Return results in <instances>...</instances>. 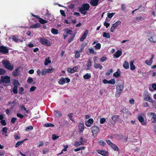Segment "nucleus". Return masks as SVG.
Returning <instances> with one entry per match:
<instances>
[{
  "mask_svg": "<svg viewBox=\"0 0 156 156\" xmlns=\"http://www.w3.org/2000/svg\"><path fill=\"white\" fill-rule=\"evenodd\" d=\"M90 8L89 4L88 3H84L82 5V6L79 8V11L83 15H85L87 12H85L88 11Z\"/></svg>",
  "mask_w": 156,
  "mask_h": 156,
  "instance_id": "f257e3e1",
  "label": "nucleus"
},
{
  "mask_svg": "<svg viewBox=\"0 0 156 156\" xmlns=\"http://www.w3.org/2000/svg\"><path fill=\"white\" fill-rule=\"evenodd\" d=\"M2 62V65L5 68L10 71H12L13 70L14 66L13 64H11L9 60H3Z\"/></svg>",
  "mask_w": 156,
  "mask_h": 156,
  "instance_id": "f03ea898",
  "label": "nucleus"
},
{
  "mask_svg": "<svg viewBox=\"0 0 156 156\" xmlns=\"http://www.w3.org/2000/svg\"><path fill=\"white\" fill-rule=\"evenodd\" d=\"M10 82V77L8 75L1 76L0 79V84H7Z\"/></svg>",
  "mask_w": 156,
  "mask_h": 156,
  "instance_id": "7ed1b4c3",
  "label": "nucleus"
},
{
  "mask_svg": "<svg viewBox=\"0 0 156 156\" xmlns=\"http://www.w3.org/2000/svg\"><path fill=\"white\" fill-rule=\"evenodd\" d=\"M123 89V85H119L116 86V91L115 92V96L119 97L122 94V92Z\"/></svg>",
  "mask_w": 156,
  "mask_h": 156,
  "instance_id": "20e7f679",
  "label": "nucleus"
},
{
  "mask_svg": "<svg viewBox=\"0 0 156 156\" xmlns=\"http://www.w3.org/2000/svg\"><path fill=\"white\" fill-rule=\"evenodd\" d=\"M143 97L144 100V101H148L150 103H152V104H153L154 103H155V101H153L150 95L147 93L143 94Z\"/></svg>",
  "mask_w": 156,
  "mask_h": 156,
  "instance_id": "39448f33",
  "label": "nucleus"
},
{
  "mask_svg": "<svg viewBox=\"0 0 156 156\" xmlns=\"http://www.w3.org/2000/svg\"><path fill=\"white\" fill-rule=\"evenodd\" d=\"M40 42L42 45L47 46H50L51 44V43L49 41L44 38L41 37Z\"/></svg>",
  "mask_w": 156,
  "mask_h": 156,
  "instance_id": "423d86ee",
  "label": "nucleus"
},
{
  "mask_svg": "<svg viewBox=\"0 0 156 156\" xmlns=\"http://www.w3.org/2000/svg\"><path fill=\"white\" fill-rule=\"evenodd\" d=\"M70 81V79L66 77L65 78L64 77H62L59 80L58 83L60 85H63L66 82L67 83H69Z\"/></svg>",
  "mask_w": 156,
  "mask_h": 156,
  "instance_id": "0eeeda50",
  "label": "nucleus"
},
{
  "mask_svg": "<svg viewBox=\"0 0 156 156\" xmlns=\"http://www.w3.org/2000/svg\"><path fill=\"white\" fill-rule=\"evenodd\" d=\"M91 132L94 136V134L97 135L100 131L99 128L97 126H93L91 128Z\"/></svg>",
  "mask_w": 156,
  "mask_h": 156,
  "instance_id": "6e6552de",
  "label": "nucleus"
},
{
  "mask_svg": "<svg viewBox=\"0 0 156 156\" xmlns=\"http://www.w3.org/2000/svg\"><path fill=\"white\" fill-rule=\"evenodd\" d=\"M9 49L6 47L1 46L0 47V52L3 54L7 53L9 52Z\"/></svg>",
  "mask_w": 156,
  "mask_h": 156,
  "instance_id": "1a4fd4ad",
  "label": "nucleus"
},
{
  "mask_svg": "<svg viewBox=\"0 0 156 156\" xmlns=\"http://www.w3.org/2000/svg\"><path fill=\"white\" fill-rule=\"evenodd\" d=\"M94 120L93 119L90 118L85 122V125L87 127H90L91 126L94 122Z\"/></svg>",
  "mask_w": 156,
  "mask_h": 156,
  "instance_id": "9d476101",
  "label": "nucleus"
},
{
  "mask_svg": "<svg viewBox=\"0 0 156 156\" xmlns=\"http://www.w3.org/2000/svg\"><path fill=\"white\" fill-rule=\"evenodd\" d=\"M89 33V30H86L83 34L82 36L80 39V41H83L86 38L87 36V34Z\"/></svg>",
  "mask_w": 156,
  "mask_h": 156,
  "instance_id": "9b49d317",
  "label": "nucleus"
},
{
  "mask_svg": "<svg viewBox=\"0 0 156 156\" xmlns=\"http://www.w3.org/2000/svg\"><path fill=\"white\" fill-rule=\"evenodd\" d=\"M79 132L80 133H82L84 129V126L83 122H80L79 123Z\"/></svg>",
  "mask_w": 156,
  "mask_h": 156,
  "instance_id": "f8f14e48",
  "label": "nucleus"
},
{
  "mask_svg": "<svg viewBox=\"0 0 156 156\" xmlns=\"http://www.w3.org/2000/svg\"><path fill=\"white\" fill-rule=\"evenodd\" d=\"M149 116L151 115L152 116L151 118V120H152V122L153 123H156V114L154 113H149Z\"/></svg>",
  "mask_w": 156,
  "mask_h": 156,
  "instance_id": "ddd939ff",
  "label": "nucleus"
},
{
  "mask_svg": "<svg viewBox=\"0 0 156 156\" xmlns=\"http://www.w3.org/2000/svg\"><path fill=\"white\" fill-rule=\"evenodd\" d=\"M122 54V51L121 50H117L115 54H114L115 58H117L119 57Z\"/></svg>",
  "mask_w": 156,
  "mask_h": 156,
  "instance_id": "4468645a",
  "label": "nucleus"
},
{
  "mask_svg": "<svg viewBox=\"0 0 156 156\" xmlns=\"http://www.w3.org/2000/svg\"><path fill=\"white\" fill-rule=\"evenodd\" d=\"M138 119L139 122L141 123L143 125H145L146 123L144 122V118L143 116L141 115H139L138 117Z\"/></svg>",
  "mask_w": 156,
  "mask_h": 156,
  "instance_id": "2eb2a0df",
  "label": "nucleus"
},
{
  "mask_svg": "<svg viewBox=\"0 0 156 156\" xmlns=\"http://www.w3.org/2000/svg\"><path fill=\"white\" fill-rule=\"evenodd\" d=\"M99 0H91L90 1V4L93 6H96L98 5Z\"/></svg>",
  "mask_w": 156,
  "mask_h": 156,
  "instance_id": "dca6fc26",
  "label": "nucleus"
},
{
  "mask_svg": "<svg viewBox=\"0 0 156 156\" xmlns=\"http://www.w3.org/2000/svg\"><path fill=\"white\" fill-rule=\"evenodd\" d=\"M97 152L103 156H105L106 155V154L108 153V152L107 151H103L101 150H97Z\"/></svg>",
  "mask_w": 156,
  "mask_h": 156,
  "instance_id": "f3484780",
  "label": "nucleus"
},
{
  "mask_svg": "<svg viewBox=\"0 0 156 156\" xmlns=\"http://www.w3.org/2000/svg\"><path fill=\"white\" fill-rule=\"evenodd\" d=\"M121 73V71L118 69L116 72L114 73L113 75L115 77L117 78L120 76Z\"/></svg>",
  "mask_w": 156,
  "mask_h": 156,
  "instance_id": "a211bd4d",
  "label": "nucleus"
},
{
  "mask_svg": "<svg viewBox=\"0 0 156 156\" xmlns=\"http://www.w3.org/2000/svg\"><path fill=\"white\" fill-rule=\"evenodd\" d=\"M41 24L39 23H37L34 25H32L30 26V28H35L40 27Z\"/></svg>",
  "mask_w": 156,
  "mask_h": 156,
  "instance_id": "6ab92c4d",
  "label": "nucleus"
},
{
  "mask_svg": "<svg viewBox=\"0 0 156 156\" xmlns=\"http://www.w3.org/2000/svg\"><path fill=\"white\" fill-rule=\"evenodd\" d=\"M94 67L96 69L99 68L100 69H102L103 68L102 66L100 64L96 63H94Z\"/></svg>",
  "mask_w": 156,
  "mask_h": 156,
  "instance_id": "aec40b11",
  "label": "nucleus"
},
{
  "mask_svg": "<svg viewBox=\"0 0 156 156\" xmlns=\"http://www.w3.org/2000/svg\"><path fill=\"white\" fill-rule=\"evenodd\" d=\"M119 118V116L117 115H114L112 117V121L114 122H116L118 119Z\"/></svg>",
  "mask_w": 156,
  "mask_h": 156,
  "instance_id": "412c9836",
  "label": "nucleus"
},
{
  "mask_svg": "<svg viewBox=\"0 0 156 156\" xmlns=\"http://www.w3.org/2000/svg\"><path fill=\"white\" fill-rule=\"evenodd\" d=\"M19 69L17 68L16 69L14 70L12 73V75L14 76H17L19 75L18 72Z\"/></svg>",
  "mask_w": 156,
  "mask_h": 156,
  "instance_id": "4be33fe9",
  "label": "nucleus"
},
{
  "mask_svg": "<svg viewBox=\"0 0 156 156\" xmlns=\"http://www.w3.org/2000/svg\"><path fill=\"white\" fill-rule=\"evenodd\" d=\"M80 143L81 145H84V144L86 143L87 142V140L85 138L81 137L80 138Z\"/></svg>",
  "mask_w": 156,
  "mask_h": 156,
  "instance_id": "5701e85b",
  "label": "nucleus"
},
{
  "mask_svg": "<svg viewBox=\"0 0 156 156\" xmlns=\"http://www.w3.org/2000/svg\"><path fill=\"white\" fill-rule=\"evenodd\" d=\"M110 147L114 150L117 151H119L118 147L115 144H113Z\"/></svg>",
  "mask_w": 156,
  "mask_h": 156,
  "instance_id": "b1692460",
  "label": "nucleus"
},
{
  "mask_svg": "<svg viewBox=\"0 0 156 156\" xmlns=\"http://www.w3.org/2000/svg\"><path fill=\"white\" fill-rule=\"evenodd\" d=\"M39 22L41 24H44L45 23H47L48 21L47 20H44L41 18H40L39 20Z\"/></svg>",
  "mask_w": 156,
  "mask_h": 156,
  "instance_id": "393cba45",
  "label": "nucleus"
},
{
  "mask_svg": "<svg viewBox=\"0 0 156 156\" xmlns=\"http://www.w3.org/2000/svg\"><path fill=\"white\" fill-rule=\"evenodd\" d=\"M123 66L124 68L126 69H127L129 68V64L128 62L127 61H125L123 64Z\"/></svg>",
  "mask_w": 156,
  "mask_h": 156,
  "instance_id": "a878e982",
  "label": "nucleus"
},
{
  "mask_svg": "<svg viewBox=\"0 0 156 156\" xmlns=\"http://www.w3.org/2000/svg\"><path fill=\"white\" fill-rule=\"evenodd\" d=\"M14 86H16L17 87L18 85H19L20 84L18 81L17 80H14L12 82Z\"/></svg>",
  "mask_w": 156,
  "mask_h": 156,
  "instance_id": "bb28decb",
  "label": "nucleus"
},
{
  "mask_svg": "<svg viewBox=\"0 0 156 156\" xmlns=\"http://www.w3.org/2000/svg\"><path fill=\"white\" fill-rule=\"evenodd\" d=\"M76 35L75 34H73V35H72L69 38V39L68 41V43H70L72 41H73V38H74L75 36Z\"/></svg>",
  "mask_w": 156,
  "mask_h": 156,
  "instance_id": "cd10ccee",
  "label": "nucleus"
},
{
  "mask_svg": "<svg viewBox=\"0 0 156 156\" xmlns=\"http://www.w3.org/2000/svg\"><path fill=\"white\" fill-rule=\"evenodd\" d=\"M92 62L90 60H89L88 61L86 65L87 68V70H88L90 69L92 66Z\"/></svg>",
  "mask_w": 156,
  "mask_h": 156,
  "instance_id": "c85d7f7f",
  "label": "nucleus"
},
{
  "mask_svg": "<svg viewBox=\"0 0 156 156\" xmlns=\"http://www.w3.org/2000/svg\"><path fill=\"white\" fill-rule=\"evenodd\" d=\"M55 115L57 117H59L62 115V113L61 112L58 110L55 111Z\"/></svg>",
  "mask_w": 156,
  "mask_h": 156,
  "instance_id": "c756f323",
  "label": "nucleus"
},
{
  "mask_svg": "<svg viewBox=\"0 0 156 156\" xmlns=\"http://www.w3.org/2000/svg\"><path fill=\"white\" fill-rule=\"evenodd\" d=\"M51 33L54 35H56L58 33V30L55 28H52L51 30Z\"/></svg>",
  "mask_w": 156,
  "mask_h": 156,
  "instance_id": "7c9ffc66",
  "label": "nucleus"
},
{
  "mask_svg": "<svg viewBox=\"0 0 156 156\" xmlns=\"http://www.w3.org/2000/svg\"><path fill=\"white\" fill-rule=\"evenodd\" d=\"M91 76L90 73H87L83 76V78L85 80L88 79L90 78Z\"/></svg>",
  "mask_w": 156,
  "mask_h": 156,
  "instance_id": "2f4dec72",
  "label": "nucleus"
},
{
  "mask_svg": "<svg viewBox=\"0 0 156 156\" xmlns=\"http://www.w3.org/2000/svg\"><path fill=\"white\" fill-rule=\"evenodd\" d=\"M121 23V22L120 21H118L112 24V27L115 28L120 24Z\"/></svg>",
  "mask_w": 156,
  "mask_h": 156,
  "instance_id": "473e14b6",
  "label": "nucleus"
},
{
  "mask_svg": "<svg viewBox=\"0 0 156 156\" xmlns=\"http://www.w3.org/2000/svg\"><path fill=\"white\" fill-rule=\"evenodd\" d=\"M103 37H104L106 38H110V36L109 34L108 33L104 32L103 33Z\"/></svg>",
  "mask_w": 156,
  "mask_h": 156,
  "instance_id": "72a5a7b5",
  "label": "nucleus"
},
{
  "mask_svg": "<svg viewBox=\"0 0 156 156\" xmlns=\"http://www.w3.org/2000/svg\"><path fill=\"white\" fill-rule=\"evenodd\" d=\"M25 140H23L21 141H19L17 142L15 145V147H18L20 145H22L23 142L25 141Z\"/></svg>",
  "mask_w": 156,
  "mask_h": 156,
  "instance_id": "f704fd0d",
  "label": "nucleus"
},
{
  "mask_svg": "<svg viewBox=\"0 0 156 156\" xmlns=\"http://www.w3.org/2000/svg\"><path fill=\"white\" fill-rule=\"evenodd\" d=\"M63 146L64 147V148L62 150L61 153L59 154H62L63 153V151H67V149L69 145H63Z\"/></svg>",
  "mask_w": 156,
  "mask_h": 156,
  "instance_id": "c9c22d12",
  "label": "nucleus"
},
{
  "mask_svg": "<svg viewBox=\"0 0 156 156\" xmlns=\"http://www.w3.org/2000/svg\"><path fill=\"white\" fill-rule=\"evenodd\" d=\"M100 145L102 147H104L106 144V143L102 140H100L98 141Z\"/></svg>",
  "mask_w": 156,
  "mask_h": 156,
  "instance_id": "e433bc0d",
  "label": "nucleus"
},
{
  "mask_svg": "<svg viewBox=\"0 0 156 156\" xmlns=\"http://www.w3.org/2000/svg\"><path fill=\"white\" fill-rule=\"evenodd\" d=\"M130 69L132 70H134L135 68V67L133 64V62L131 61L130 62Z\"/></svg>",
  "mask_w": 156,
  "mask_h": 156,
  "instance_id": "4c0bfd02",
  "label": "nucleus"
},
{
  "mask_svg": "<svg viewBox=\"0 0 156 156\" xmlns=\"http://www.w3.org/2000/svg\"><path fill=\"white\" fill-rule=\"evenodd\" d=\"M8 130V128L6 127H5L2 128V134H4V133H7Z\"/></svg>",
  "mask_w": 156,
  "mask_h": 156,
  "instance_id": "58836bf2",
  "label": "nucleus"
},
{
  "mask_svg": "<svg viewBox=\"0 0 156 156\" xmlns=\"http://www.w3.org/2000/svg\"><path fill=\"white\" fill-rule=\"evenodd\" d=\"M6 72V71L4 69L0 68V75L5 74Z\"/></svg>",
  "mask_w": 156,
  "mask_h": 156,
  "instance_id": "ea45409f",
  "label": "nucleus"
},
{
  "mask_svg": "<svg viewBox=\"0 0 156 156\" xmlns=\"http://www.w3.org/2000/svg\"><path fill=\"white\" fill-rule=\"evenodd\" d=\"M45 126L47 127H53L55 126V125L51 123H47L45 124Z\"/></svg>",
  "mask_w": 156,
  "mask_h": 156,
  "instance_id": "a19ab883",
  "label": "nucleus"
},
{
  "mask_svg": "<svg viewBox=\"0 0 156 156\" xmlns=\"http://www.w3.org/2000/svg\"><path fill=\"white\" fill-rule=\"evenodd\" d=\"M51 62V61L49 59V58H48V59L46 58L44 62V65L47 66L48 65V64H50Z\"/></svg>",
  "mask_w": 156,
  "mask_h": 156,
  "instance_id": "79ce46f5",
  "label": "nucleus"
},
{
  "mask_svg": "<svg viewBox=\"0 0 156 156\" xmlns=\"http://www.w3.org/2000/svg\"><path fill=\"white\" fill-rule=\"evenodd\" d=\"M128 112V110L126 109V108H123L122 110H121L120 112L123 114H127Z\"/></svg>",
  "mask_w": 156,
  "mask_h": 156,
  "instance_id": "37998d69",
  "label": "nucleus"
},
{
  "mask_svg": "<svg viewBox=\"0 0 156 156\" xmlns=\"http://www.w3.org/2000/svg\"><path fill=\"white\" fill-rule=\"evenodd\" d=\"M12 91L13 93L17 94L18 93L17 87L16 86H14L12 89Z\"/></svg>",
  "mask_w": 156,
  "mask_h": 156,
  "instance_id": "c03bdc74",
  "label": "nucleus"
},
{
  "mask_svg": "<svg viewBox=\"0 0 156 156\" xmlns=\"http://www.w3.org/2000/svg\"><path fill=\"white\" fill-rule=\"evenodd\" d=\"M42 151L43 154H45L46 153L48 152L49 151V149L46 147L45 148L43 149Z\"/></svg>",
  "mask_w": 156,
  "mask_h": 156,
  "instance_id": "a18cd8bd",
  "label": "nucleus"
},
{
  "mask_svg": "<svg viewBox=\"0 0 156 156\" xmlns=\"http://www.w3.org/2000/svg\"><path fill=\"white\" fill-rule=\"evenodd\" d=\"M153 61L151 60L150 59V60H146L145 61V63L147 64V65L150 66L152 63Z\"/></svg>",
  "mask_w": 156,
  "mask_h": 156,
  "instance_id": "49530a36",
  "label": "nucleus"
},
{
  "mask_svg": "<svg viewBox=\"0 0 156 156\" xmlns=\"http://www.w3.org/2000/svg\"><path fill=\"white\" fill-rule=\"evenodd\" d=\"M113 72V70L112 69H108L105 75L107 76H109L110 75L111 73Z\"/></svg>",
  "mask_w": 156,
  "mask_h": 156,
  "instance_id": "de8ad7c7",
  "label": "nucleus"
},
{
  "mask_svg": "<svg viewBox=\"0 0 156 156\" xmlns=\"http://www.w3.org/2000/svg\"><path fill=\"white\" fill-rule=\"evenodd\" d=\"M47 73H52L54 71V69L52 67L51 68L46 69Z\"/></svg>",
  "mask_w": 156,
  "mask_h": 156,
  "instance_id": "09e8293b",
  "label": "nucleus"
},
{
  "mask_svg": "<svg viewBox=\"0 0 156 156\" xmlns=\"http://www.w3.org/2000/svg\"><path fill=\"white\" fill-rule=\"evenodd\" d=\"M27 81L28 83H31L33 82V80L32 77H29Z\"/></svg>",
  "mask_w": 156,
  "mask_h": 156,
  "instance_id": "8fccbe9b",
  "label": "nucleus"
},
{
  "mask_svg": "<svg viewBox=\"0 0 156 156\" xmlns=\"http://www.w3.org/2000/svg\"><path fill=\"white\" fill-rule=\"evenodd\" d=\"M101 48V44L100 43L96 44L95 46V48L96 49H99Z\"/></svg>",
  "mask_w": 156,
  "mask_h": 156,
  "instance_id": "3c124183",
  "label": "nucleus"
},
{
  "mask_svg": "<svg viewBox=\"0 0 156 156\" xmlns=\"http://www.w3.org/2000/svg\"><path fill=\"white\" fill-rule=\"evenodd\" d=\"M109 84L114 85L115 83V81L114 79H112L109 81Z\"/></svg>",
  "mask_w": 156,
  "mask_h": 156,
  "instance_id": "603ef678",
  "label": "nucleus"
},
{
  "mask_svg": "<svg viewBox=\"0 0 156 156\" xmlns=\"http://www.w3.org/2000/svg\"><path fill=\"white\" fill-rule=\"evenodd\" d=\"M73 32V31L72 30H70L69 29H66V33L70 34L71 36L73 35V34H72V33Z\"/></svg>",
  "mask_w": 156,
  "mask_h": 156,
  "instance_id": "864d4df0",
  "label": "nucleus"
},
{
  "mask_svg": "<svg viewBox=\"0 0 156 156\" xmlns=\"http://www.w3.org/2000/svg\"><path fill=\"white\" fill-rule=\"evenodd\" d=\"M33 127L32 126H30L26 128L25 130L27 131H28L32 130L33 129Z\"/></svg>",
  "mask_w": 156,
  "mask_h": 156,
  "instance_id": "5fc2aeb1",
  "label": "nucleus"
},
{
  "mask_svg": "<svg viewBox=\"0 0 156 156\" xmlns=\"http://www.w3.org/2000/svg\"><path fill=\"white\" fill-rule=\"evenodd\" d=\"M73 114L72 113H70L68 114V116L69 119L73 122H74L73 120L72 119V118L73 117Z\"/></svg>",
  "mask_w": 156,
  "mask_h": 156,
  "instance_id": "6e6d98bb",
  "label": "nucleus"
},
{
  "mask_svg": "<svg viewBox=\"0 0 156 156\" xmlns=\"http://www.w3.org/2000/svg\"><path fill=\"white\" fill-rule=\"evenodd\" d=\"M107 59V58L104 56H103L100 58V61L101 62H103Z\"/></svg>",
  "mask_w": 156,
  "mask_h": 156,
  "instance_id": "4d7b16f0",
  "label": "nucleus"
},
{
  "mask_svg": "<svg viewBox=\"0 0 156 156\" xmlns=\"http://www.w3.org/2000/svg\"><path fill=\"white\" fill-rule=\"evenodd\" d=\"M59 137V136L56 134H53L52 135V139L53 140H55Z\"/></svg>",
  "mask_w": 156,
  "mask_h": 156,
  "instance_id": "13d9d810",
  "label": "nucleus"
},
{
  "mask_svg": "<svg viewBox=\"0 0 156 156\" xmlns=\"http://www.w3.org/2000/svg\"><path fill=\"white\" fill-rule=\"evenodd\" d=\"M47 73L46 69H45L42 71L41 74L43 76L45 75Z\"/></svg>",
  "mask_w": 156,
  "mask_h": 156,
  "instance_id": "bf43d9fd",
  "label": "nucleus"
},
{
  "mask_svg": "<svg viewBox=\"0 0 156 156\" xmlns=\"http://www.w3.org/2000/svg\"><path fill=\"white\" fill-rule=\"evenodd\" d=\"M67 71L68 73H74V71H73V69L72 68H68Z\"/></svg>",
  "mask_w": 156,
  "mask_h": 156,
  "instance_id": "052dcab7",
  "label": "nucleus"
},
{
  "mask_svg": "<svg viewBox=\"0 0 156 156\" xmlns=\"http://www.w3.org/2000/svg\"><path fill=\"white\" fill-rule=\"evenodd\" d=\"M0 123L2 126H5L6 125V123L5 120H2L1 121Z\"/></svg>",
  "mask_w": 156,
  "mask_h": 156,
  "instance_id": "680f3d73",
  "label": "nucleus"
},
{
  "mask_svg": "<svg viewBox=\"0 0 156 156\" xmlns=\"http://www.w3.org/2000/svg\"><path fill=\"white\" fill-rule=\"evenodd\" d=\"M106 121V119L105 118H101L100 120V123L101 124H103Z\"/></svg>",
  "mask_w": 156,
  "mask_h": 156,
  "instance_id": "e2e57ef3",
  "label": "nucleus"
},
{
  "mask_svg": "<svg viewBox=\"0 0 156 156\" xmlns=\"http://www.w3.org/2000/svg\"><path fill=\"white\" fill-rule=\"evenodd\" d=\"M114 14H115V13H108V15H107L108 17L109 18H112L113 16H114Z\"/></svg>",
  "mask_w": 156,
  "mask_h": 156,
  "instance_id": "0e129e2a",
  "label": "nucleus"
},
{
  "mask_svg": "<svg viewBox=\"0 0 156 156\" xmlns=\"http://www.w3.org/2000/svg\"><path fill=\"white\" fill-rule=\"evenodd\" d=\"M79 53H80L77 51H76L75 55V57L76 58H78L80 56V55L79 54Z\"/></svg>",
  "mask_w": 156,
  "mask_h": 156,
  "instance_id": "69168bd1",
  "label": "nucleus"
},
{
  "mask_svg": "<svg viewBox=\"0 0 156 156\" xmlns=\"http://www.w3.org/2000/svg\"><path fill=\"white\" fill-rule=\"evenodd\" d=\"M151 42L156 43V41H154L153 40V37L152 36L150 37V38L148 39Z\"/></svg>",
  "mask_w": 156,
  "mask_h": 156,
  "instance_id": "338daca9",
  "label": "nucleus"
},
{
  "mask_svg": "<svg viewBox=\"0 0 156 156\" xmlns=\"http://www.w3.org/2000/svg\"><path fill=\"white\" fill-rule=\"evenodd\" d=\"M16 119H17L16 118L13 117L12 118L11 120V122L12 124H14L15 123Z\"/></svg>",
  "mask_w": 156,
  "mask_h": 156,
  "instance_id": "774afa93",
  "label": "nucleus"
}]
</instances>
